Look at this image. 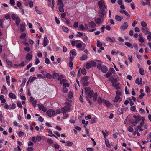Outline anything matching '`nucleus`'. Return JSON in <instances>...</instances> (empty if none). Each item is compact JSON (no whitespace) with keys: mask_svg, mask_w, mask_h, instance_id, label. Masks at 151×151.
I'll return each mask as SVG.
<instances>
[{"mask_svg":"<svg viewBox=\"0 0 151 151\" xmlns=\"http://www.w3.org/2000/svg\"><path fill=\"white\" fill-rule=\"evenodd\" d=\"M89 79V76H85L81 78V83H82V85L84 86H87L89 84L88 80Z\"/></svg>","mask_w":151,"mask_h":151,"instance_id":"f257e3e1","label":"nucleus"},{"mask_svg":"<svg viewBox=\"0 0 151 151\" xmlns=\"http://www.w3.org/2000/svg\"><path fill=\"white\" fill-rule=\"evenodd\" d=\"M71 106V105L69 103H67L66 105L64 107L61 108V110L63 114H65L67 112H69L70 109V107Z\"/></svg>","mask_w":151,"mask_h":151,"instance_id":"f03ea898","label":"nucleus"},{"mask_svg":"<svg viewBox=\"0 0 151 151\" xmlns=\"http://www.w3.org/2000/svg\"><path fill=\"white\" fill-rule=\"evenodd\" d=\"M97 68L103 73H106L108 70L107 67L104 65H101V64H98L97 66Z\"/></svg>","mask_w":151,"mask_h":151,"instance_id":"7ed1b4c3","label":"nucleus"},{"mask_svg":"<svg viewBox=\"0 0 151 151\" xmlns=\"http://www.w3.org/2000/svg\"><path fill=\"white\" fill-rule=\"evenodd\" d=\"M63 77V75H60L58 73L54 72L52 75V78L55 79H57L58 80H61Z\"/></svg>","mask_w":151,"mask_h":151,"instance_id":"20e7f679","label":"nucleus"},{"mask_svg":"<svg viewBox=\"0 0 151 151\" xmlns=\"http://www.w3.org/2000/svg\"><path fill=\"white\" fill-rule=\"evenodd\" d=\"M97 46L99 48V49L97 50V52L99 53H100L102 50L104 49V47L102 46V43L99 41L98 40L96 43Z\"/></svg>","mask_w":151,"mask_h":151,"instance_id":"39448f33","label":"nucleus"},{"mask_svg":"<svg viewBox=\"0 0 151 151\" xmlns=\"http://www.w3.org/2000/svg\"><path fill=\"white\" fill-rule=\"evenodd\" d=\"M105 8L100 9L99 10L98 14L100 17L104 18V17L106 14V12L105 10Z\"/></svg>","mask_w":151,"mask_h":151,"instance_id":"423d86ee","label":"nucleus"},{"mask_svg":"<svg viewBox=\"0 0 151 151\" xmlns=\"http://www.w3.org/2000/svg\"><path fill=\"white\" fill-rule=\"evenodd\" d=\"M93 66H94V61H90L86 63V69H88Z\"/></svg>","mask_w":151,"mask_h":151,"instance_id":"0eeeda50","label":"nucleus"},{"mask_svg":"<svg viewBox=\"0 0 151 151\" xmlns=\"http://www.w3.org/2000/svg\"><path fill=\"white\" fill-rule=\"evenodd\" d=\"M46 113L47 115L50 117H52L56 114L55 111L52 109H49Z\"/></svg>","mask_w":151,"mask_h":151,"instance_id":"6e6552de","label":"nucleus"},{"mask_svg":"<svg viewBox=\"0 0 151 151\" xmlns=\"http://www.w3.org/2000/svg\"><path fill=\"white\" fill-rule=\"evenodd\" d=\"M98 6L100 9L106 8L104 1L103 0H100L98 2Z\"/></svg>","mask_w":151,"mask_h":151,"instance_id":"1a4fd4ad","label":"nucleus"},{"mask_svg":"<svg viewBox=\"0 0 151 151\" xmlns=\"http://www.w3.org/2000/svg\"><path fill=\"white\" fill-rule=\"evenodd\" d=\"M106 40L109 42L114 43L116 42L115 38L113 37H110L108 36L106 38Z\"/></svg>","mask_w":151,"mask_h":151,"instance_id":"9d476101","label":"nucleus"},{"mask_svg":"<svg viewBox=\"0 0 151 151\" xmlns=\"http://www.w3.org/2000/svg\"><path fill=\"white\" fill-rule=\"evenodd\" d=\"M101 18H97L95 19V23L97 24L100 25L104 21V18L102 17Z\"/></svg>","mask_w":151,"mask_h":151,"instance_id":"9b49d317","label":"nucleus"},{"mask_svg":"<svg viewBox=\"0 0 151 151\" xmlns=\"http://www.w3.org/2000/svg\"><path fill=\"white\" fill-rule=\"evenodd\" d=\"M128 24L126 22H125L124 23L123 25L121 26L120 29L121 30H124L128 28Z\"/></svg>","mask_w":151,"mask_h":151,"instance_id":"f8f14e48","label":"nucleus"},{"mask_svg":"<svg viewBox=\"0 0 151 151\" xmlns=\"http://www.w3.org/2000/svg\"><path fill=\"white\" fill-rule=\"evenodd\" d=\"M141 30L142 32L144 33L145 34H147L149 33V29L147 27H142V28Z\"/></svg>","mask_w":151,"mask_h":151,"instance_id":"ddd939ff","label":"nucleus"},{"mask_svg":"<svg viewBox=\"0 0 151 151\" xmlns=\"http://www.w3.org/2000/svg\"><path fill=\"white\" fill-rule=\"evenodd\" d=\"M49 42L48 40L46 37L44 38L43 45L44 47L46 46Z\"/></svg>","mask_w":151,"mask_h":151,"instance_id":"4468645a","label":"nucleus"},{"mask_svg":"<svg viewBox=\"0 0 151 151\" xmlns=\"http://www.w3.org/2000/svg\"><path fill=\"white\" fill-rule=\"evenodd\" d=\"M94 93V92L93 90H90V91L88 93L86 94L87 95L88 97L89 98H91L92 97V96Z\"/></svg>","mask_w":151,"mask_h":151,"instance_id":"2eb2a0df","label":"nucleus"},{"mask_svg":"<svg viewBox=\"0 0 151 151\" xmlns=\"http://www.w3.org/2000/svg\"><path fill=\"white\" fill-rule=\"evenodd\" d=\"M104 103L105 104L107 108L110 107L111 105V104L107 100H104Z\"/></svg>","mask_w":151,"mask_h":151,"instance_id":"dca6fc26","label":"nucleus"},{"mask_svg":"<svg viewBox=\"0 0 151 151\" xmlns=\"http://www.w3.org/2000/svg\"><path fill=\"white\" fill-rule=\"evenodd\" d=\"M25 23H24L21 24L20 25V30L21 32H23L25 30Z\"/></svg>","mask_w":151,"mask_h":151,"instance_id":"f3484780","label":"nucleus"},{"mask_svg":"<svg viewBox=\"0 0 151 151\" xmlns=\"http://www.w3.org/2000/svg\"><path fill=\"white\" fill-rule=\"evenodd\" d=\"M88 58L87 55L85 54L82 55V56L80 58V59L81 61L86 60Z\"/></svg>","mask_w":151,"mask_h":151,"instance_id":"a211bd4d","label":"nucleus"},{"mask_svg":"<svg viewBox=\"0 0 151 151\" xmlns=\"http://www.w3.org/2000/svg\"><path fill=\"white\" fill-rule=\"evenodd\" d=\"M115 18L116 20L119 22H120L122 21V19H123V17H120L119 15H116L115 16Z\"/></svg>","mask_w":151,"mask_h":151,"instance_id":"6ab92c4d","label":"nucleus"},{"mask_svg":"<svg viewBox=\"0 0 151 151\" xmlns=\"http://www.w3.org/2000/svg\"><path fill=\"white\" fill-rule=\"evenodd\" d=\"M104 100L100 97H98L97 99L98 103L99 105H100L102 102L104 103Z\"/></svg>","mask_w":151,"mask_h":151,"instance_id":"aec40b11","label":"nucleus"},{"mask_svg":"<svg viewBox=\"0 0 151 151\" xmlns=\"http://www.w3.org/2000/svg\"><path fill=\"white\" fill-rule=\"evenodd\" d=\"M32 58V56L29 53L27 54L26 59L27 60L30 61Z\"/></svg>","mask_w":151,"mask_h":151,"instance_id":"412c9836","label":"nucleus"},{"mask_svg":"<svg viewBox=\"0 0 151 151\" xmlns=\"http://www.w3.org/2000/svg\"><path fill=\"white\" fill-rule=\"evenodd\" d=\"M9 96L10 98H12L13 99H15L16 98V96L14 94H13L12 93H9Z\"/></svg>","mask_w":151,"mask_h":151,"instance_id":"4be33fe9","label":"nucleus"},{"mask_svg":"<svg viewBox=\"0 0 151 151\" xmlns=\"http://www.w3.org/2000/svg\"><path fill=\"white\" fill-rule=\"evenodd\" d=\"M141 119H136L135 120L133 119L132 120V121H131V123L132 124H137L139 121H140L141 120Z\"/></svg>","mask_w":151,"mask_h":151,"instance_id":"5701e85b","label":"nucleus"},{"mask_svg":"<svg viewBox=\"0 0 151 151\" xmlns=\"http://www.w3.org/2000/svg\"><path fill=\"white\" fill-rule=\"evenodd\" d=\"M15 20H16V25L17 27L19 26L20 22V19L19 17H17V18Z\"/></svg>","mask_w":151,"mask_h":151,"instance_id":"b1692460","label":"nucleus"},{"mask_svg":"<svg viewBox=\"0 0 151 151\" xmlns=\"http://www.w3.org/2000/svg\"><path fill=\"white\" fill-rule=\"evenodd\" d=\"M105 143L106 146L108 147H110L111 146L109 142V140L108 139H106L105 141Z\"/></svg>","mask_w":151,"mask_h":151,"instance_id":"393cba45","label":"nucleus"},{"mask_svg":"<svg viewBox=\"0 0 151 151\" xmlns=\"http://www.w3.org/2000/svg\"><path fill=\"white\" fill-rule=\"evenodd\" d=\"M125 45L128 47H130V48L131 49L133 48V46L132 45V44L129 42H126L125 43Z\"/></svg>","mask_w":151,"mask_h":151,"instance_id":"a878e982","label":"nucleus"},{"mask_svg":"<svg viewBox=\"0 0 151 151\" xmlns=\"http://www.w3.org/2000/svg\"><path fill=\"white\" fill-rule=\"evenodd\" d=\"M94 23L93 21H91L89 23V26L92 28L94 27Z\"/></svg>","mask_w":151,"mask_h":151,"instance_id":"bb28decb","label":"nucleus"},{"mask_svg":"<svg viewBox=\"0 0 151 151\" xmlns=\"http://www.w3.org/2000/svg\"><path fill=\"white\" fill-rule=\"evenodd\" d=\"M66 144L65 145L66 146H71L73 145V143L72 142H71L70 141H67L66 142Z\"/></svg>","mask_w":151,"mask_h":151,"instance_id":"cd10ccee","label":"nucleus"},{"mask_svg":"<svg viewBox=\"0 0 151 151\" xmlns=\"http://www.w3.org/2000/svg\"><path fill=\"white\" fill-rule=\"evenodd\" d=\"M120 97L119 96H116L115 97V99L114 100H113L114 102H117L120 99Z\"/></svg>","mask_w":151,"mask_h":151,"instance_id":"c85d7f7f","label":"nucleus"},{"mask_svg":"<svg viewBox=\"0 0 151 151\" xmlns=\"http://www.w3.org/2000/svg\"><path fill=\"white\" fill-rule=\"evenodd\" d=\"M27 81V79L26 78H24L23 81V82L21 85V87H23L25 84V83Z\"/></svg>","mask_w":151,"mask_h":151,"instance_id":"c756f323","label":"nucleus"},{"mask_svg":"<svg viewBox=\"0 0 151 151\" xmlns=\"http://www.w3.org/2000/svg\"><path fill=\"white\" fill-rule=\"evenodd\" d=\"M145 119L144 117H141V120H142V121L140 123V125L141 127L144 124V121Z\"/></svg>","mask_w":151,"mask_h":151,"instance_id":"7c9ffc66","label":"nucleus"},{"mask_svg":"<svg viewBox=\"0 0 151 151\" xmlns=\"http://www.w3.org/2000/svg\"><path fill=\"white\" fill-rule=\"evenodd\" d=\"M57 4L58 5L60 6H64L63 3L61 0H59L57 3Z\"/></svg>","mask_w":151,"mask_h":151,"instance_id":"2f4dec72","label":"nucleus"},{"mask_svg":"<svg viewBox=\"0 0 151 151\" xmlns=\"http://www.w3.org/2000/svg\"><path fill=\"white\" fill-rule=\"evenodd\" d=\"M117 82V78H113L111 81V82L112 84V85L116 83Z\"/></svg>","mask_w":151,"mask_h":151,"instance_id":"473e14b6","label":"nucleus"},{"mask_svg":"<svg viewBox=\"0 0 151 151\" xmlns=\"http://www.w3.org/2000/svg\"><path fill=\"white\" fill-rule=\"evenodd\" d=\"M144 70L141 68H140L139 69V73L142 75H144Z\"/></svg>","mask_w":151,"mask_h":151,"instance_id":"72a5a7b5","label":"nucleus"},{"mask_svg":"<svg viewBox=\"0 0 151 151\" xmlns=\"http://www.w3.org/2000/svg\"><path fill=\"white\" fill-rule=\"evenodd\" d=\"M63 7H64V6H60L59 7L58 9L60 12H64V10L63 9Z\"/></svg>","mask_w":151,"mask_h":151,"instance_id":"f704fd0d","label":"nucleus"},{"mask_svg":"<svg viewBox=\"0 0 151 151\" xmlns=\"http://www.w3.org/2000/svg\"><path fill=\"white\" fill-rule=\"evenodd\" d=\"M81 73L83 75H85L86 74L87 72L86 69L85 68H83L81 70Z\"/></svg>","mask_w":151,"mask_h":151,"instance_id":"c9c22d12","label":"nucleus"},{"mask_svg":"<svg viewBox=\"0 0 151 151\" xmlns=\"http://www.w3.org/2000/svg\"><path fill=\"white\" fill-rule=\"evenodd\" d=\"M47 142L49 145H51L53 143V141L51 139H48Z\"/></svg>","mask_w":151,"mask_h":151,"instance_id":"e433bc0d","label":"nucleus"},{"mask_svg":"<svg viewBox=\"0 0 151 151\" xmlns=\"http://www.w3.org/2000/svg\"><path fill=\"white\" fill-rule=\"evenodd\" d=\"M133 117L135 119H139L140 118H141V117L140 116L139 114H137V115H134L133 116Z\"/></svg>","mask_w":151,"mask_h":151,"instance_id":"4c0bfd02","label":"nucleus"},{"mask_svg":"<svg viewBox=\"0 0 151 151\" xmlns=\"http://www.w3.org/2000/svg\"><path fill=\"white\" fill-rule=\"evenodd\" d=\"M37 6H36L35 7V10H36V12L38 14H42V12L40 11V10H38L37 9Z\"/></svg>","mask_w":151,"mask_h":151,"instance_id":"58836bf2","label":"nucleus"},{"mask_svg":"<svg viewBox=\"0 0 151 151\" xmlns=\"http://www.w3.org/2000/svg\"><path fill=\"white\" fill-rule=\"evenodd\" d=\"M37 78L35 77H32L31 76L29 78L31 82H32L35 80Z\"/></svg>","mask_w":151,"mask_h":151,"instance_id":"ea45409f","label":"nucleus"},{"mask_svg":"<svg viewBox=\"0 0 151 151\" xmlns=\"http://www.w3.org/2000/svg\"><path fill=\"white\" fill-rule=\"evenodd\" d=\"M68 97L69 99H71L73 96V93L72 92H70L68 94Z\"/></svg>","mask_w":151,"mask_h":151,"instance_id":"a19ab883","label":"nucleus"},{"mask_svg":"<svg viewBox=\"0 0 151 151\" xmlns=\"http://www.w3.org/2000/svg\"><path fill=\"white\" fill-rule=\"evenodd\" d=\"M112 73L110 72V71H108L107 73L106 74V78H108L110 77V76L111 75Z\"/></svg>","mask_w":151,"mask_h":151,"instance_id":"79ce46f5","label":"nucleus"},{"mask_svg":"<svg viewBox=\"0 0 151 151\" xmlns=\"http://www.w3.org/2000/svg\"><path fill=\"white\" fill-rule=\"evenodd\" d=\"M90 88L88 87H86L85 88V92L86 94L88 93L89 91H90L91 90H90Z\"/></svg>","mask_w":151,"mask_h":151,"instance_id":"37998d69","label":"nucleus"},{"mask_svg":"<svg viewBox=\"0 0 151 151\" xmlns=\"http://www.w3.org/2000/svg\"><path fill=\"white\" fill-rule=\"evenodd\" d=\"M42 138L40 136H37L36 137V141H37L38 142L40 141L41 140Z\"/></svg>","mask_w":151,"mask_h":151,"instance_id":"c03bdc74","label":"nucleus"},{"mask_svg":"<svg viewBox=\"0 0 151 151\" xmlns=\"http://www.w3.org/2000/svg\"><path fill=\"white\" fill-rule=\"evenodd\" d=\"M17 17L18 16H16V15L15 14H13L12 15V18L14 20L15 19H16L17 18Z\"/></svg>","mask_w":151,"mask_h":151,"instance_id":"a18cd8bd","label":"nucleus"},{"mask_svg":"<svg viewBox=\"0 0 151 151\" xmlns=\"http://www.w3.org/2000/svg\"><path fill=\"white\" fill-rule=\"evenodd\" d=\"M26 36V34L25 33H22L20 36V38L21 39L24 38Z\"/></svg>","mask_w":151,"mask_h":151,"instance_id":"49530a36","label":"nucleus"},{"mask_svg":"<svg viewBox=\"0 0 151 151\" xmlns=\"http://www.w3.org/2000/svg\"><path fill=\"white\" fill-rule=\"evenodd\" d=\"M141 25L143 27H146L147 24L144 21H142L141 23Z\"/></svg>","mask_w":151,"mask_h":151,"instance_id":"de8ad7c7","label":"nucleus"},{"mask_svg":"<svg viewBox=\"0 0 151 151\" xmlns=\"http://www.w3.org/2000/svg\"><path fill=\"white\" fill-rule=\"evenodd\" d=\"M128 130L130 132L132 133L134 132V129L133 127L131 126L129 127L128 128Z\"/></svg>","mask_w":151,"mask_h":151,"instance_id":"09e8293b","label":"nucleus"},{"mask_svg":"<svg viewBox=\"0 0 151 151\" xmlns=\"http://www.w3.org/2000/svg\"><path fill=\"white\" fill-rule=\"evenodd\" d=\"M62 29L63 31L66 32H68L69 30L67 28L64 26L62 27Z\"/></svg>","mask_w":151,"mask_h":151,"instance_id":"8fccbe9b","label":"nucleus"},{"mask_svg":"<svg viewBox=\"0 0 151 151\" xmlns=\"http://www.w3.org/2000/svg\"><path fill=\"white\" fill-rule=\"evenodd\" d=\"M28 5L31 8L33 6V2L32 1H29L28 3Z\"/></svg>","mask_w":151,"mask_h":151,"instance_id":"3c124183","label":"nucleus"},{"mask_svg":"<svg viewBox=\"0 0 151 151\" xmlns=\"http://www.w3.org/2000/svg\"><path fill=\"white\" fill-rule=\"evenodd\" d=\"M46 76L47 78L49 79H51L52 77V75L49 73H47L46 75Z\"/></svg>","mask_w":151,"mask_h":151,"instance_id":"603ef678","label":"nucleus"},{"mask_svg":"<svg viewBox=\"0 0 151 151\" xmlns=\"http://www.w3.org/2000/svg\"><path fill=\"white\" fill-rule=\"evenodd\" d=\"M113 86L116 88L117 89H120V87L119 86V83H115L113 85Z\"/></svg>","mask_w":151,"mask_h":151,"instance_id":"864d4df0","label":"nucleus"},{"mask_svg":"<svg viewBox=\"0 0 151 151\" xmlns=\"http://www.w3.org/2000/svg\"><path fill=\"white\" fill-rule=\"evenodd\" d=\"M79 28L80 29L83 30H85V29L84 26L82 24L79 25Z\"/></svg>","mask_w":151,"mask_h":151,"instance_id":"5fc2aeb1","label":"nucleus"},{"mask_svg":"<svg viewBox=\"0 0 151 151\" xmlns=\"http://www.w3.org/2000/svg\"><path fill=\"white\" fill-rule=\"evenodd\" d=\"M135 83L138 84H140V82H139V78H137L135 80Z\"/></svg>","mask_w":151,"mask_h":151,"instance_id":"6e6d98bb","label":"nucleus"},{"mask_svg":"<svg viewBox=\"0 0 151 151\" xmlns=\"http://www.w3.org/2000/svg\"><path fill=\"white\" fill-rule=\"evenodd\" d=\"M16 107V105L15 103L12 104V106L10 107V109H14Z\"/></svg>","mask_w":151,"mask_h":151,"instance_id":"4d7b16f0","label":"nucleus"},{"mask_svg":"<svg viewBox=\"0 0 151 151\" xmlns=\"http://www.w3.org/2000/svg\"><path fill=\"white\" fill-rule=\"evenodd\" d=\"M136 106H132L130 108V110L133 111H134L136 110Z\"/></svg>","mask_w":151,"mask_h":151,"instance_id":"13d9d810","label":"nucleus"},{"mask_svg":"<svg viewBox=\"0 0 151 151\" xmlns=\"http://www.w3.org/2000/svg\"><path fill=\"white\" fill-rule=\"evenodd\" d=\"M6 62L7 63L8 65H10L11 66H12V62L11 61H9V60H6Z\"/></svg>","mask_w":151,"mask_h":151,"instance_id":"bf43d9fd","label":"nucleus"},{"mask_svg":"<svg viewBox=\"0 0 151 151\" xmlns=\"http://www.w3.org/2000/svg\"><path fill=\"white\" fill-rule=\"evenodd\" d=\"M40 110H42V108L44 107V106L43 105V104H37Z\"/></svg>","mask_w":151,"mask_h":151,"instance_id":"052dcab7","label":"nucleus"},{"mask_svg":"<svg viewBox=\"0 0 151 151\" xmlns=\"http://www.w3.org/2000/svg\"><path fill=\"white\" fill-rule=\"evenodd\" d=\"M3 20L2 19H0V26L2 28L3 27Z\"/></svg>","mask_w":151,"mask_h":151,"instance_id":"680f3d73","label":"nucleus"},{"mask_svg":"<svg viewBox=\"0 0 151 151\" xmlns=\"http://www.w3.org/2000/svg\"><path fill=\"white\" fill-rule=\"evenodd\" d=\"M102 133L103 134V135L104 136V138L106 139V138L107 137V135H106V133L104 131L102 130Z\"/></svg>","mask_w":151,"mask_h":151,"instance_id":"e2e57ef3","label":"nucleus"},{"mask_svg":"<svg viewBox=\"0 0 151 151\" xmlns=\"http://www.w3.org/2000/svg\"><path fill=\"white\" fill-rule=\"evenodd\" d=\"M33 142L34 143H36V138L35 137H33L31 138Z\"/></svg>","mask_w":151,"mask_h":151,"instance_id":"0e129e2a","label":"nucleus"},{"mask_svg":"<svg viewBox=\"0 0 151 151\" xmlns=\"http://www.w3.org/2000/svg\"><path fill=\"white\" fill-rule=\"evenodd\" d=\"M131 7L132 9H134L135 8L134 4V3H132L131 4Z\"/></svg>","mask_w":151,"mask_h":151,"instance_id":"69168bd1","label":"nucleus"},{"mask_svg":"<svg viewBox=\"0 0 151 151\" xmlns=\"http://www.w3.org/2000/svg\"><path fill=\"white\" fill-rule=\"evenodd\" d=\"M73 26L77 28L78 27V23L75 22L74 23Z\"/></svg>","mask_w":151,"mask_h":151,"instance_id":"338daca9","label":"nucleus"},{"mask_svg":"<svg viewBox=\"0 0 151 151\" xmlns=\"http://www.w3.org/2000/svg\"><path fill=\"white\" fill-rule=\"evenodd\" d=\"M118 40L120 42H123L124 41V40L121 37H119Z\"/></svg>","mask_w":151,"mask_h":151,"instance_id":"774afa93","label":"nucleus"}]
</instances>
